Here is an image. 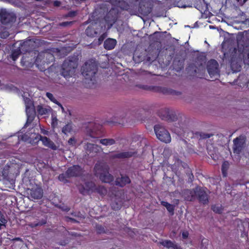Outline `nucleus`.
I'll list each match as a JSON object with an SVG mask.
<instances>
[{
    "label": "nucleus",
    "mask_w": 249,
    "mask_h": 249,
    "mask_svg": "<svg viewBox=\"0 0 249 249\" xmlns=\"http://www.w3.org/2000/svg\"><path fill=\"white\" fill-rule=\"evenodd\" d=\"M182 197L186 201H193L197 200L199 202H209L208 195L205 190L199 186L193 189H185L182 191Z\"/></svg>",
    "instance_id": "1"
},
{
    "label": "nucleus",
    "mask_w": 249,
    "mask_h": 249,
    "mask_svg": "<svg viewBox=\"0 0 249 249\" xmlns=\"http://www.w3.org/2000/svg\"><path fill=\"white\" fill-rule=\"evenodd\" d=\"M95 175L103 182L112 184L113 176L109 173V167L105 163H97L94 168Z\"/></svg>",
    "instance_id": "2"
},
{
    "label": "nucleus",
    "mask_w": 249,
    "mask_h": 249,
    "mask_svg": "<svg viewBox=\"0 0 249 249\" xmlns=\"http://www.w3.org/2000/svg\"><path fill=\"white\" fill-rule=\"evenodd\" d=\"M82 74L86 80L90 81L95 80V74L98 71V66L93 59L89 60L81 68Z\"/></svg>",
    "instance_id": "3"
},
{
    "label": "nucleus",
    "mask_w": 249,
    "mask_h": 249,
    "mask_svg": "<svg viewBox=\"0 0 249 249\" xmlns=\"http://www.w3.org/2000/svg\"><path fill=\"white\" fill-rule=\"evenodd\" d=\"M77 67V63L75 59L72 58L65 59L62 65L61 75L66 78L71 77Z\"/></svg>",
    "instance_id": "4"
},
{
    "label": "nucleus",
    "mask_w": 249,
    "mask_h": 249,
    "mask_svg": "<svg viewBox=\"0 0 249 249\" xmlns=\"http://www.w3.org/2000/svg\"><path fill=\"white\" fill-rule=\"evenodd\" d=\"M138 88L145 90H149L155 92H162L164 94H171L175 95H181V93L180 91H176L175 90L168 89L166 88H162L159 86H147L143 85H136Z\"/></svg>",
    "instance_id": "5"
},
{
    "label": "nucleus",
    "mask_w": 249,
    "mask_h": 249,
    "mask_svg": "<svg viewBox=\"0 0 249 249\" xmlns=\"http://www.w3.org/2000/svg\"><path fill=\"white\" fill-rule=\"evenodd\" d=\"M154 129L157 138L161 142L166 143H169L171 142L170 134L163 126L160 124H157L154 126Z\"/></svg>",
    "instance_id": "6"
},
{
    "label": "nucleus",
    "mask_w": 249,
    "mask_h": 249,
    "mask_svg": "<svg viewBox=\"0 0 249 249\" xmlns=\"http://www.w3.org/2000/svg\"><path fill=\"white\" fill-rule=\"evenodd\" d=\"M157 113L161 120L167 121L168 122H173L178 120V117L175 112L167 108L160 109Z\"/></svg>",
    "instance_id": "7"
},
{
    "label": "nucleus",
    "mask_w": 249,
    "mask_h": 249,
    "mask_svg": "<svg viewBox=\"0 0 249 249\" xmlns=\"http://www.w3.org/2000/svg\"><path fill=\"white\" fill-rule=\"evenodd\" d=\"M118 17V12L117 10L115 8L111 9L104 18V20L106 22L104 27L106 28L107 25V29H110L117 21Z\"/></svg>",
    "instance_id": "8"
},
{
    "label": "nucleus",
    "mask_w": 249,
    "mask_h": 249,
    "mask_svg": "<svg viewBox=\"0 0 249 249\" xmlns=\"http://www.w3.org/2000/svg\"><path fill=\"white\" fill-rule=\"evenodd\" d=\"M54 61V57L52 53H39L37 56L35 62L36 64L38 66L40 64L44 65L45 63H47L48 64Z\"/></svg>",
    "instance_id": "9"
},
{
    "label": "nucleus",
    "mask_w": 249,
    "mask_h": 249,
    "mask_svg": "<svg viewBox=\"0 0 249 249\" xmlns=\"http://www.w3.org/2000/svg\"><path fill=\"white\" fill-rule=\"evenodd\" d=\"M102 126L90 123L86 128L88 134L92 138H98L101 134Z\"/></svg>",
    "instance_id": "10"
},
{
    "label": "nucleus",
    "mask_w": 249,
    "mask_h": 249,
    "mask_svg": "<svg viewBox=\"0 0 249 249\" xmlns=\"http://www.w3.org/2000/svg\"><path fill=\"white\" fill-rule=\"evenodd\" d=\"M25 102L26 112L27 116L26 124H30L33 121L35 117L36 112L33 103L29 99H27Z\"/></svg>",
    "instance_id": "11"
},
{
    "label": "nucleus",
    "mask_w": 249,
    "mask_h": 249,
    "mask_svg": "<svg viewBox=\"0 0 249 249\" xmlns=\"http://www.w3.org/2000/svg\"><path fill=\"white\" fill-rule=\"evenodd\" d=\"M16 19V16L12 13H8L6 11L0 12V19L3 24L7 25L13 23L15 21Z\"/></svg>",
    "instance_id": "12"
},
{
    "label": "nucleus",
    "mask_w": 249,
    "mask_h": 249,
    "mask_svg": "<svg viewBox=\"0 0 249 249\" xmlns=\"http://www.w3.org/2000/svg\"><path fill=\"white\" fill-rule=\"evenodd\" d=\"M218 63L214 59H211L207 64V71L211 77L219 75Z\"/></svg>",
    "instance_id": "13"
},
{
    "label": "nucleus",
    "mask_w": 249,
    "mask_h": 249,
    "mask_svg": "<svg viewBox=\"0 0 249 249\" xmlns=\"http://www.w3.org/2000/svg\"><path fill=\"white\" fill-rule=\"evenodd\" d=\"M83 169L78 165L71 166L66 171L68 178L80 177L83 174Z\"/></svg>",
    "instance_id": "14"
},
{
    "label": "nucleus",
    "mask_w": 249,
    "mask_h": 249,
    "mask_svg": "<svg viewBox=\"0 0 249 249\" xmlns=\"http://www.w3.org/2000/svg\"><path fill=\"white\" fill-rule=\"evenodd\" d=\"M37 141H41L43 144L53 150H56L57 149V146L54 143L51 141L49 138L46 136H42L41 135H38L35 138Z\"/></svg>",
    "instance_id": "15"
},
{
    "label": "nucleus",
    "mask_w": 249,
    "mask_h": 249,
    "mask_svg": "<svg viewBox=\"0 0 249 249\" xmlns=\"http://www.w3.org/2000/svg\"><path fill=\"white\" fill-rule=\"evenodd\" d=\"M43 195V190L40 187H36L32 188L30 190V194L28 198L33 201L34 199H41Z\"/></svg>",
    "instance_id": "16"
},
{
    "label": "nucleus",
    "mask_w": 249,
    "mask_h": 249,
    "mask_svg": "<svg viewBox=\"0 0 249 249\" xmlns=\"http://www.w3.org/2000/svg\"><path fill=\"white\" fill-rule=\"evenodd\" d=\"M131 183V179L129 177L126 175L120 174V177L116 178L115 180V184L120 187H124L126 185Z\"/></svg>",
    "instance_id": "17"
},
{
    "label": "nucleus",
    "mask_w": 249,
    "mask_h": 249,
    "mask_svg": "<svg viewBox=\"0 0 249 249\" xmlns=\"http://www.w3.org/2000/svg\"><path fill=\"white\" fill-rule=\"evenodd\" d=\"M95 188V184L92 181H88L84 185H79L78 189L81 194L85 195L89 194V191H92Z\"/></svg>",
    "instance_id": "18"
},
{
    "label": "nucleus",
    "mask_w": 249,
    "mask_h": 249,
    "mask_svg": "<svg viewBox=\"0 0 249 249\" xmlns=\"http://www.w3.org/2000/svg\"><path fill=\"white\" fill-rule=\"evenodd\" d=\"M137 153V151L122 152L114 154L112 158L119 159H128L134 156Z\"/></svg>",
    "instance_id": "19"
},
{
    "label": "nucleus",
    "mask_w": 249,
    "mask_h": 249,
    "mask_svg": "<svg viewBox=\"0 0 249 249\" xmlns=\"http://www.w3.org/2000/svg\"><path fill=\"white\" fill-rule=\"evenodd\" d=\"M243 148V143L239 138L233 140V151L234 154H239Z\"/></svg>",
    "instance_id": "20"
},
{
    "label": "nucleus",
    "mask_w": 249,
    "mask_h": 249,
    "mask_svg": "<svg viewBox=\"0 0 249 249\" xmlns=\"http://www.w3.org/2000/svg\"><path fill=\"white\" fill-rule=\"evenodd\" d=\"M160 244L169 249H182L178 244L170 240L162 241Z\"/></svg>",
    "instance_id": "21"
},
{
    "label": "nucleus",
    "mask_w": 249,
    "mask_h": 249,
    "mask_svg": "<svg viewBox=\"0 0 249 249\" xmlns=\"http://www.w3.org/2000/svg\"><path fill=\"white\" fill-rule=\"evenodd\" d=\"M117 44V41L115 39L107 38L104 43V47L107 50H111L113 49Z\"/></svg>",
    "instance_id": "22"
},
{
    "label": "nucleus",
    "mask_w": 249,
    "mask_h": 249,
    "mask_svg": "<svg viewBox=\"0 0 249 249\" xmlns=\"http://www.w3.org/2000/svg\"><path fill=\"white\" fill-rule=\"evenodd\" d=\"M184 60H178L175 58L173 62V69L177 72H179L184 68Z\"/></svg>",
    "instance_id": "23"
},
{
    "label": "nucleus",
    "mask_w": 249,
    "mask_h": 249,
    "mask_svg": "<svg viewBox=\"0 0 249 249\" xmlns=\"http://www.w3.org/2000/svg\"><path fill=\"white\" fill-rule=\"evenodd\" d=\"M85 33L88 36L94 37L100 34L101 32L97 30L93 26L90 25L86 29Z\"/></svg>",
    "instance_id": "24"
},
{
    "label": "nucleus",
    "mask_w": 249,
    "mask_h": 249,
    "mask_svg": "<svg viewBox=\"0 0 249 249\" xmlns=\"http://www.w3.org/2000/svg\"><path fill=\"white\" fill-rule=\"evenodd\" d=\"M12 171V167L7 164L3 168L2 171L0 170V176L1 175L4 178L9 179V174Z\"/></svg>",
    "instance_id": "25"
},
{
    "label": "nucleus",
    "mask_w": 249,
    "mask_h": 249,
    "mask_svg": "<svg viewBox=\"0 0 249 249\" xmlns=\"http://www.w3.org/2000/svg\"><path fill=\"white\" fill-rule=\"evenodd\" d=\"M197 67L194 63H191L186 68L188 73L191 76H196V74Z\"/></svg>",
    "instance_id": "26"
},
{
    "label": "nucleus",
    "mask_w": 249,
    "mask_h": 249,
    "mask_svg": "<svg viewBox=\"0 0 249 249\" xmlns=\"http://www.w3.org/2000/svg\"><path fill=\"white\" fill-rule=\"evenodd\" d=\"M100 147L94 144L90 143H87L86 144V149L87 151L89 152V153L91 152H97L98 151H99L100 149Z\"/></svg>",
    "instance_id": "27"
},
{
    "label": "nucleus",
    "mask_w": 249,
    "mask_h": 249,
    "mask_svg": "<svg viewBox=\"0 0 249 249\" xmlns=\"http://www.w3.org/2000/svg\"><path fill=\"white\" fill-rule=\"evenodd\" d=\"M115 141L113 139H103L100 140V143L106 146L113 145L115 143Z\"/></svg>",
    "instance_id": "28"
},
{
    "label": "nucleus",
    "mask_w": 249,
    "mask_h": 249,
    "mask_svg": "<svg viewBox=\"0 0 249 249\" xmlns=\"http://www.w3.org/2000/svg\"><path fill=\"white\" fill-rule=\"evenodd\" d=\"M36 110L38 113L41 115L47 114L49 111L48 109L45 107H43L41 105H38L37 106Z\"/></svg>",
    "instance_id": "29"
},
{
    "label": "nucleus",
    "mask_w": 249,
    "mask_h": 249,
    "mask_svg": "<svg viewBox=\"0 0 249 249\" xmlns=\"http://www.w3.org/2000/svg\"><path fill=\"white\" fill-rule=\"evenodd\" d=\"M212 209L213 212L220 213L222 212L223 208L221 203H215L212 206Z\"/></svg>",
    "instance_id": "30"
},
{
    "label": "nucleus",
    "mask_w": 249,
    "mask_h": 249,
    "mask_svg": "<svg viewBox=\"0 0 249 249\" xmlns=\"http://www.w3.org/2000/svg\"><path fill=\"white\" fill-rule=\"evenodd\" d=\"M139 11L143 16H147L151 12L149 8H146L144 5H141L139 8Z\"/></svg>",
    "instance_id": "31"
},
{
    "label": "nucleus",
    "mask_w": 249,
    "mask_h": 249,
    "mask_svg": "<svg viewBox=\"0 0 249 249\" xmlns=\"http://www.w3.org/2000/svg\"><path fill=\"white\" fill-rule=\"evenodd\" d=\"M72 130V125L71 123H68L66 124L63 128L62 131L63 133L67 135L71 133Z\"/></svg>",
    "instance_id": "32"
},
{
    "label": "nucleus",
    "mask_w": 249,
    "mask_h": 249,
    "mask_svg": "<svg viewBox=\"0 0 249 249\" xmlns=\"http://www.w3.org/2000/svg\"><path fill=\"white\" fill-rule=\"evenodd\" d=\"M20 53H21L20 49H18L14 50V51H13L12 54H11V58L13 59V60H14V61L18 59V58L19 57Z\"/></svg>",
    "instance_id": "33"
},
{
    "label": "nucleus",
    "mask_w": 249,
    "mask_h": 249,
    "mask_svg": "<svg viewBox=\"0 0 249 249\" xmlns=\"http://www.w3.org/2000/svg\"><path fill=\"white\" fill-rule=\"evenodd\" d=\"M196 134L197 136L199 137L200 139H206L213 136V134H209L203 132H197Z\"/></svg>",
    "instance_id": "34"
},
{
    "label": "nucleus",
    "mask_w": 249,
    "mask_h": 249,
    "mask_svg": "<svg viewBox=\"0 0 249 249\" xmlns=\"http://www.w3.org/2000/svg\"><path fill=\"white\" fill-rule=\"evenodd\" d=\"M229 168V163L228 161H224L222 165V172L224 177L227 175V172Z\"/></svg>",
    "instance_id": "35"
},
{
    "label": "nucleus",
    "mask_w": 249,
    "mask_h": 249,
    "mask_svg": "<svg viewBox=\"0 0 249 249\" xmlns=\"http://www.w3.org/2000/svg\"><path fill=\"white\" fill-rule=\"evenodd\" d=\"M179 126H177V127H178L180 130H176L178 132V133H180V135H184V133L187 131L186 129V124H179Z\"/></svg>",
    "instance_id": "36"
},
{
    "label": "nucleus",
    "mask_w": 249,
    "mask_h": 249,
    "mask_svg": "<svg viewBox=\"0 0 249 249\" xmlns=\"http://www.w3.org/2000/svg\"><path fill=\"white\" fill-rule=\"evenodd\" d=\"M195 7L202 13L204 12L206 9V6L204 3H196Z\"/></svg>",
    "instance_id": "37"
},
{
    "label": "nucleus",
    "mask_w": 249,
    "mask_h": 249,
    "mask_svg": "<svg viewBox=\"0 0 249 249\" xmlns=\"http://www.w3.org/2000/svg\"><path fill=\"white\" fill-rule=\"evenodd\" d=\"M97 192L101 196H105L107 193V190L103 186H99L96 188Z\"/></svg>",
    "instance_id": "38"
},
{
    "label": "nucleus",
    "mask_w": 249,
    "mask_h": 249,
    "mask_svg": "<svg viewBox=\"0 0 249 249\" xmlns=\"http://www.w3.org/2000/svg\"><path fill=\"white\" fill-rule=\"evenodd\" d=\"M164 206L166 207L168 211L171 214H174L175 206L171 203H164Z\"/></svg>",
    "instance_id": "39"
},
{
    "label": "nucleus",
    "mask_w": 249,
    "mask_h": 249,
    "mask_svg": "<svg viewBox=\"0 0 249 249\" xmlns=\"http://www.w3.org/2000/svg\"><path fill=\"white\" fill-rule=\"evenodd\" d=\"M67 178H68L67 177V174L66 173L60 174L58 177L59 180L63 182L64 183H67L68 182Z\"/></svg>",
    "instance_id": "40"
},
{
    "label": "nucleus",
    "mask_w": 249,
    "mask_h": 249,
    "mask_svg": "<svg viewBox=\"0 0 249 249\" xmlns=\"http://www.w3.org/2000/svg\"><path fill=\"white\" fill-rule=\"evenodd\" d=\"M55 206L59 208L64 211L67 212L70 210V208L65 205V203H57Z\"/></svg>",
    "instance_id": "41"
},
{
    "label": "nucleus",
    "mask_w": 249,
    "mask_h": 249,
    "mask_svg": "<svg viewBox=\"0 0 249 249\" xmlns=\"http://www.w3.org/2000/svg\"><path fill=\"white\" fill-rule=\"evenodd\" d=\"M28 57L26 56H23L21 59V64L22 66H28L30 63L28 60Z\"/></svg>",
    "instance_id": "42"
},
{
    "label": "nucleus",
    "mask_w": 249,
    "mask_h": 249,
    "mask_svg": "<svg viewBox=\"0 0 249 249\" xmlns=\"http://www.w3.org/2000/svg\"><path fill=\"white\" fill-rule=\"evenodd\" d=\"M68 144L72 146H75L77 143V140L72 137L69 139L68 142Z\"/></svg>",
    "instance_id": "43"
},
{
    "label": "nucleus",
    "mask_w": 249,
    "mask_h": 249,
    "mask_svg": "<svg viewBox=\"0 0 249 249\" xmlns=\"http://www.w3.org/2000/svg\"><path fill=\"white\" fill-rule=\"evenodd\" d=\"M46 96L53 103H56L57 102V100L54 97L53 94L50 92L46 93Z\"/></svg>",
    "instance_id": "44"
},
{
    "label": "nucleus",
    "mask_w": 249,
    "mask_h": 249,
    "mask_svg": "<svg viewBox=\"0 0 249 249\" xmlns=\"http://www.w3.org/2000/svg\"><path fill=\"white\" fill-rule=\"evenodd\" d=\"M186 174L188 177L189 181L191 182H193L194 178V176L190 169H189V170H187V172Z\"/></svg>",
    "instance_id": "45"
},
{
    "label": "nucleus",
    "mask_w": 249,
    "mask_h": 249,
    "mask_svg": "<svg viewBox=\"0 0 249 249\" xmlns=\"http://www.w3.org/2000/svg\"><path fill=\"white\" fill-rule=\"evenodd\" d=\"M74 21H64L60 23L59 25L61 27H66L72 25Z\"/></svg>",
    "instance_id": "46"
},
{
    "label": "nucleus",
    "mask_w": 249,
    "mask_h": 249,
    "mask_svg": "<svg viewBox=\"0 0 249 249\" xmlns=\"http://www.w3.org/2000/svg\"><path fill=\"white\" fill-rule=\"evenodd\" d=\"M122 203H111V207L113 210H117L120 209L122 207Z\"/></svg>",
    "instance_id": "47"
},
{
    "label": "nucleus",
    "mask_w": 249,
    "mask_h": 249,
    "mask_svg": "<svg viewBox=\"0 0 249 249\" xmlns=\"http://www.w3.org/2000/svg\"><path fill=\"white\" fill-rule=\"evenodd\" d=\"M97 230L99 233H102L105 231L104 228H103L101 226H97Z\"/></svg>",
    "instance_id": "48"
},
{
    "label": "nucleus",
    "mask_w": 249,
    "mask_h": 249,
    "mask_svg": "<svg viewBox=\"0 0 249 249\" xmlns=\"http://www.w3.org/2000/svg\"><path fill=\"white\" fill-rule=\"evenodd\" d=\"M0 221L3 224H5L7 222V220L4 218V216L2 214L0 216Z\"/></svg>",
    "instance_id": "49"
},
{
    "label": "nucleus",
    "mask_w": 249,
    "mask_h": 249,
    "mask_svg": "<svg viewBox=\"0 0 249 249\" xmlns=\"http://www.w3.org/2000/svg\"><path fill=\"white\" fill-rule=\"evenodd\" d=\"M46 223V221H44L43 222H39L38 223H36V224H32L31 225V226L32 227H36V226H41V225H42L43 224H45Z\"/></svg>",
    "instance_id": "50"
},
{
    "label": "nucleus",
    "mask_w": 249,
    "mask_h": 249,
    "mask_svg": "<svg viewBox=\"0 0 249 249\" xmlns=\"http://www.w3.org/2000/svg\"><path fill=\"white\" fill-rule=\"evenodd\" d=\"M53 4L54 6L58 7L61 5V2L59 0H54Z\"/></svg>",
    "instance_id": "51"
},
{
    "label": "nucleus",
    "mask_w": 249,
    "mask_h": 249,
    "mask_svg": "<svg viewBox=\"0 0 249 249\" xmlns=\"http://www.w3.org/2000/svg\"><path fill=\"white\" fill-rule=\"evenodd\" d=\"M76 15V12L75 11H71L68 14V17H74Z\"/></svg>",
    "instance_id": "52"
},
{
    "label": "nucleus",
    "mask_w": 249,
    "mask_h": 249,
    "mask_svg": "<svg viewBox=\"0 0 249 249\" xmlns=\"http://www.w3.org/2000/svg\"><path fill=\"white\" fill-rule=\"evenodd\" d=\"M188 234H188V232H187V231L183 232L182 233V236L183 238H184V239L187 238L188 236Z\"/></svg>",
    "instance_id": "53"
},
{
    "label": "nucleus",
    "mask_w": 249,
    "mask_h": 249,
    "mask_svg": "<svg viewBox=\"0 0 249 249\" xmlns=\"http://www.w3.org/2000/svg\"><path fill=\"white\" fill-rule=\"evenodd\" d=\"M172 170L176 173V174H177V166L176 165V164H174L173 165H172Z\"/></svg>",
    "instance_id": "54"
},
{
    "label": "nucleus",
    "mask_w": 249,
    "mask_h": 249,
    "mask_svg": "<svg viewBox=\"0 0 249 249\" xmlns=\"http://www.w3.org/2000/svg\"><path fill=\"white\" fill-rule=\"evenodd\" d=\"M105 38V36L104 34L102 35L99 38V41L102 42Z\"/></svg>",
    "instance_id": "55"
},
{
    "label": "nucleus",
    "mask_w": 249,
    "mask_h": 249,
    "mask_svg": "<svg viewBox=\"0 0 249 249\" xmlns=\"http://www.w3.org/2000/svg\"><path fill=\"white\" fill-rule=\"evenodd\" d=\"M28 42H24L21 46V49L23 50L24 48H25L26 46H27Z\"/></svg>",
    "instance_id": "56"
},
{
    "label": "nucleus",
    "mask_w": 249,
    "mask_h": 249,
    "mask_svg": "<svg viewBox=\"0 0 249 249\" xmlns=\"http://www.w3.org/2000/svg\"><path fill=\"white\" fill-rule=\"evenodd\" d=\"M244 75H240L239 77H238V78L237 79V81H239L241 79H243V78L244 77Z\"/></svg>",
    "instance_id": "57"
},
{
    "label": "nucleus",
    "mask_w": 249,
    "mask_h": 249,
    "mask_svg": "<svg viewBox=\"0 0 249 249\" xmlns=\"http://www.w3.org/2000/svg\"><path fill=\"white\" fill-rule=\"evenodd\" d=\"M243 86H246L247 87L249 88V81L248 82H246L245 84L243 85Z\"/></svg>",
    "instance_id": "58"
},
{
    "label": "nucleus",
    "mask_w": 249,
    "mask_h": 249,
    "mask_svg": "<svg viewBox=\"0 0 249 249\" xmlns=\"http://www.w3.org/2000/svg\"><path fill=\"white\" fill-rule=\"evenodd\" d=\"M30 51V49L29 48H25V51L26 52H29Z\"/></svg>",
    "instance_id": "59"
},
{
    "label": "nucleus",
    "mask_w": 249,
    "mask_h": 249,
    "mask_svg": "<svg viewBox=\"0 0 249 249\" xmlns=\"http://www.w3.org/2000/svg\"><path fill=\"white\" fill-rule=\"evenodd\" d=\"M4 226L5 224H3L2 223L0 222V229H1V226Z\"/></svg>",
    "instance_id": "60"
},
{
    "label": "nucleus",
    "mask_w": 249,
    "mask_h": 249,
    "mask_svg": "<svg viewBox=\"0 0 249 249\" xmlns=\"http://www.w3.org/2000/svg\"><path fill=\"white\" fill-rule=\"evenodd\" d=\"M240 68H241V66H239V70H236V71H240Z\"/></svg>",
    "instance_id": "61"
},
{
    "label": "nucleus",
    "mask_w": 249,
    "mask_h": 249,
    "mask_svg": "<svg viewBox=\"0 0 249 249\" xmlns=\"http://www.w3.org/2000/svg\"><path fill=\"white\" fill-rule=\"evenodd\" d=\"M176 202H179V200L178 199H176Z\"/></svg>",
    "instance_id": "62"
},
{
    "label": "nucleus",
    "mask_w": 249,
    "mask_h": 249,
    "mask_svg": "<svg viewBox=\"0 0 249 249\" xmlns=\"http://www.w3.org/2000/svg\"><path fill=\"white\" fill-rule=\"evenodd\" d=\"M248 58H249V53H248Z\"/></svg>",
    "instance_id": "63"
},
{
    "label": "nucleus",
    "mask_w": 249,
    "mask_h": 249,
    "mask_svg": "<svg viewBox=\"0 0 249 249\" xmlns=\"http://www.w3.org/2000/svg\"><path fill=\"white\" fill-rule=\"evenodd\" d=\"M160 202L163 203V202H165V201H161Z\"/></svg>",
    "instance_id": "64"
}]
</instances>
